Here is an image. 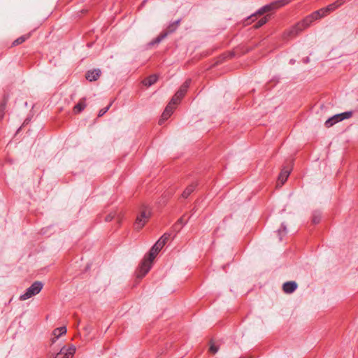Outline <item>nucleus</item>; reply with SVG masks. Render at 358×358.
<instances>
[{"label":"nucleus","mask_w":358,"mask_h":358,"mask_svg":"<svg viewBox=\"0 0 358 358\" xmlns=\"http://www.w3.org/2000/svg\"><path fill=\"white\" fill-rule=\"evenodd\" d=\"M287 233L286 226L284 223L281 224L280 228L277 231L278 236L279 237V241H282V237L285 236Z\"/></svg>","instance_id":"f3484780"},{"label":"nucleus","mask_w":358,"mask_h":358,"mask_svg":"<svg viewBox=\"0 0 358 358\" xmlns=\"http://www.w3.org/2000/svg\"><path fill=\"white\" fill-rule=\"evenodd\" d=\"M209 350L211 353L215 354L218 351V348L214 344H211Z\"/></svg>","instance_id":"a878e982"},{"label":"nucleus","mask_w":358,"mask_h":358,"mask_svg":"<svg viewBox=\"0 0 358 358\" xmlns=\"http://www.w3.org/2000/svg\"><path fill=\"white\" fill-rule=\"evenodd\" d=\"M294 62H295V61H294V59H291V60L289 61V63H290L291 64H294Z\"/></svg>","instance_id":"2f4dec72"},{"label":"nucleus","mask_w":358,"mask_h":358,"mask_svg":"<svg viewBox=\"0 0 358 358\" xmlns=\"http://www.w3.org/2000/svg\"><path fill=\"white\" fill-rule=\"evenodd\" d=\"M6 103V99H4L3 101L0 103V120H2L4 117Z\"/></svg>","instance_id":"412c9836"},{"label":"nucleus","mask_w":358,"mask_h":358,"mask_svg":"<svg viewBox=\"0 0 358 358\" xmlns=\"http://www.w3.org/2000/svg\"><path fill=\"white\" fill-rule=\"evenodd\" d=\"M162 248L161 241H157L151 248L148 256L145 257L139 267L138 278L144 277L150 271L152 261Z\"/></svg>","instance_id":"7ed1b4c3"},{"label":"nucleus","mask_w":358,"mask_h":358,"mask_svg":"<svg viewBox=\"0 0 358 358\" xmlns=\"http://www.w3.org/2000/svg\"><path fill=\"white\" fill-rule=\"evenodd\" d=\"M180 20H176L172 24H174L175 27L177 28V27L178 26L179 23H180Z\"/></svg>","instance_id":"c85d7f7f"},{"label":"nucleus","mask_w":358,"mask_h":358,"mask_svg":"<svg viewBox=\"0 0 358 358\" xmlns=\"http://www.w3.org/2000/svg\"><path fill=\"white\" fill-rule=\"evenodd\" d=\"M289 170H285L282 169L279 174L278 176V181L281 183V185H283L285 182L287 180L289 175Z\"/></svg>","instance_id":"2eb2a0df"},{"label":"nucleus","mask_w":358,"mask_h":358,"mask_svg":"<svg viewBox=\"0 0 358 358\" xmlns=\"http://www.w3.org/2000/svg\"><path fill=\"white\" fill-rule=\"evenodd\" d=\"M191 79H187L185 82L180 86V89L176 92L171 101L166 106L165 110H164L160 120H159V124H162L165 120H166L173 113L174 107L173 106L177 105L180 103L182 98L185 96V93L187 91L190 84Z\"/></svg>","instance_id":"f257e3e1"},{"label":"nucleus","mask_w":358,"mask_h":358,"mask_svg":"<svg viewBox=\"0 0 358 358\" xmlns=\"http://www.w3.org/2000/svg\"><path fill=\"white\" fill-rule=\"evenodd\" d=\"M343 3V1L342 0H338L335 1L334 3L329 4L327 7H325L327 12L329 13L330 12L334 10L339 6H341Z\"/></svg>","instance_id":"4468645a"},{"label":"nucleus","mask_w":358,"mask_h":358,"mask_svg":"<svg viewBox=\"0 0 358 358\" xmlns=\"http://www.w3.org/2000/svg\"><path fill=\"white\" fill-rule=\"evenodd\" d=\"M255 17V15H252V16H250V18H252V17Z\"/></svg>","instance_id":"473e14b6"},{"label":"nucleus","mask_w":358,"mask_h":358,"mask_svg":"<svg viewBox=\"0 0 358 358\" xmlns=\"http://www.w3.org/2000/svg\"><path fill=\"white\" fill-rule=\"evenodd\" d=\"M176 27H175V25L171 24L168 27L167 31L166 33H167L168 34L169 33L173 32L176 30Z\"/></svg>","instance_id":"bb28decb"},{"label":"nucleus","mask_w":358,"mask_h":358,"mask_svg":"<svg viewBox=\"0 0 358 358\" xmlns=\"http://www.w3.org/2000/svg\"><path fill=\"white\" fill-rule=\"evenodd\" d=\"M297 283L294 281H288L283 284L282 290L286 294L293 293L297 289Z\"/></svg>","instance_id":"6e6552de"},{"label":"nucleus","mask_w":358,"mask_h":358,"mask_svg":"<svg viewBox=\"0 0 358 358\" xmlns=\"http://www.w3.org/2000/svg\"><path fill=\"white\" fill-rule=\"evenodd\" d=\"M269 15H267L266 16H264L263 17H262L255 25H254V27L255 29H258L259 27H261L262 26H263L264 24H265L268 19H269Z\"/></svg>","instance_id":"a211bd4d"},{"label":"nucleus","mask_w":358,"mask_h":358,"mask_svg":"<svg viewBox=\"0 0 358 358\" xmlns=\"http://www.w3.org/2000/svg\"><path fill=\"white\" fill-rule=\"evenodd\" d=\"M112 104H113V101H111V102L110 103V104H109L108 106H106V107H105V108H103L101 109V110L99 111L98 116H99V117H101V116H103V115H104V114H105V113H106L109 110V108H110V107L112 106Z\"/></svg>","instance_id":"b1692460"},{"label":"nucleus","mask_w":358,"mask_h":358,"mask_svg":"<svg viewBox=\"0 0 358 358\" xmlns=\"http://www.w3.org/2000/svg\"><path fill=\"white\" fill-rule=\"evenodd\" d=\"M291 0H279L274 3H272L268 5H266L259 9L257 12L258 15H263L264 13L268 12L274 8H279L280 6H285L290 2Z\"/></svg>","instance_id":"0eeeda50"},{"label":"nucleus","mask_w":358,"mask_h":358,"mask_svg":"<svg viewBox=\"0 0 358 358\" xmlns=\"http://www.w3.org/2000/svg\"><path fill=\"white\" fill-rule=\"evenodd\" d=\"M29 37V35H24V36H22L19 38H17V39H15L13 43H12V45L13 46H16V45H18L22 43H24L27 39H28Z\"/></svg>","instance_id":"6ab92c4d"},{"label":"nucleus","mask_w":358,"mask_h":358,"mask_svg":"<svg viewBox=\"0 0 358 358\" xmlns=\"http://www.w3.org/2000/svg\"><path fill=\"white\" fill-rule=\"evenodd\" d=\"M86 106V104H85V99H81L73 108V110L75 113H80L83 110H84V108H85Z\"/></svg>","instance_id":"dca6fc26"},{"label":"nucleus","mask_w":358,"mask_h":358,"mask_svg":"<svg viewBox=\"0 0 358 358\" xmlns=\"http://www.w3.org/2000/svg\"><path fill=\"white\" fill-rule=\"evenodd\" d=\"M178 223H180L182 224H185V223H183V219L181 217L178 220Z\"/></svg>","instance_id":"7c9ffc66"},{"label":"nucleus","mask_w":358,"mask_h":358,"mask_svg":"<svg viewBox=\"0 0 358 358\" xmlns=\"http://www.w3.org/2000/svg\"><path fill=\"white\" fill-rule=\"evenodd\" d=\"M101 76V71L99 69H94L92 71H89L86 73V79L89 81H95L96 80Z\"/></svg>","instance_id":"1a4fd4ad"},{"label":"nucleus","mask_w":358,"mask_h":358,"mask_svg":"<svg viewBox=\"0 0 358 358\" xmlns=\"http://www.w3.org/2000/svg\"><path fill=\"white\" fill-rule=\"evenodd\" d=\"M352 115V111H347L342 113L336 114L329 117L326 120L324 125L326 127L329 128L334 125L336 123L339 122L343 120L348 119Z\"/></svg>","instance_id":"423d86ee"},{"label":"nucleus","mask_w":358,"mask_h":358,"mask_svg":"<svg viewBox=\"0 0 358 358\" xmlns=\"http://www.w3.org/2000/svg\"><path fill=\"white\" fill-rule=\"evenodd\" d=\"M196 186V183H192L182 193V197L184 199H187L195 189Z\"/></svg>","instance_id":"9d476101"},{"label":"nucleus","mask_w":358,"mask_h":358,"mask_svg":"<svg viewBox=\"0 0 358 358\" xmlns=\"http://www.w3.org/2000/svg\"><path fill=\"white\" fill-rule=\"evenodd\" d=\"M64 348L63 357L64 358H73V355L76 352V347L74 345H71L66 350H65L64 348Z\"/></svg>","instance_id":"ddd939ff"},{"label":"nucleus","mask_w":358,"mask_h":358,"mask_svg":"<svg viewBox=\"0 0 358 358\" xmlns=\"http://www.w3.org/2000/svg\"><path fill=\"white\" fill-rule=\"evenodd\" d=\"M66 327H61L56 328L53 331V335L55 336V338L52 339V343L55 341V338H59L62 335H64L66 333Z\"/></svg>","instance_id":"9b49d317"},{"label":"nucleus","mask_w":358,"mask_h":358,"mask_svg":"<svg viewBox=\"0 0 358 358\" xmlns=\"http://www.w3.org/2000/svg\"><path fill=\"white\" fill-rule=\"evenodd\" d=\"M63 352H64V348H62L60 350V352L55 355V358H64L62 356Z\"/></svg>","instance_id":"cd10ccee"},{"label":"nucleus","mask_w":358,"mask_h":358,"mask_svg":"<svg viewBox=\"0 0 358 358\" xmlns=\"http://www.w3.org/2000/svg\"><path fill=\"white\" fill-rule=\"evenodd\" d=\"M43 287V284L41 281H35L26 289L23 294L20 296L19 299L20 301L27 300L38 294L42 290Z\"/></svg>","instance_id":"20e7f679"},{"label":"nucleus","mask_w":358,"mask_h":358,"mask_svg":"<svg viewBox=\"0 0 358 358\" xmlns=\"http://www.w3.org/2000/svg\"><path fill=\"white\" fill-rule=\"evenodd\" d=\"M157 79L158 77L157 76V75L153 74L144 79L143 83L144 85L150 87L155 84L157 82Z\"/></svg>","instance_id":"f8f14e48"},{"label":"nucleus","mask_w":358,"mask_h":358,"mask_svg":"<svg viewBox=\"0 0 358 358\" xmlns=\"http://www.w3.org/2000/svg\"><path fill=\"white\" fill-rule=\"evenodd\" d=\"M328 14L326 8H323L317 11H315L311 15L307 16L301 22L297 23L295 26L292 27L287 33L288 37H294L301 32L304 29L309 27L310 24L318 19H320Z\"/></svg>","instance_id":"f03ea898"},{"label":"nucleus","mask_w":358,"mask_h":358,"mask_svg":"<svg viewBox=\"0 0 358 358\" xmlns=\"http://www.w3.org/2000/svg\"><path fill=\"white\" fill-rule=\"evenodd\" d=\"M169 237L170 234H164L157 241H161L162 245L164 247L166 241L169 240Z\"/></svg>","instance_id":"5701e85b"},{"label":"nucleus","mask_w":358,"mask_h":358,"mask_svg":"<svg viewBox=\"0 0 358 358\" xmlns=\"http://www.w3.org/2000/svg\"><path fill=\"white\" fill-rule=\"evenodd\" d=\"M167 36V33H161L157 38L150 42V45H153L159 43L164 38Z\"/></svg>","instance_id":"aec40b11"},{"label":"nucleus","mask_w":358,"mask_h":358,"mask_svg":"<svg viewBox=\"0 0 358 358\" xmlns=\"http://www.w3.org/2000/svg\"><path fill=\"white\" fill-rule=\"evenodd\" d=\"M303 62H304L305 64H307V63H308V62H309L310 59H309V57H307L304 58V59H303Z\"/></svg>","instance_id":"c756f323"},{"label":"nucleus","mask_w":358,"mask_h":358,"mask_svg":"<svg viewBox=\"0 0 358 358\" xmlns=\"http://www.w3.org/2000/svg\"><path fill=\"white\" fill-rule=\"evenodd\" d=\"M116 216V213L115 212H112L110 213H109L108 215H107L105 217V221L106 222H110L111 220H113Z\"/></svg>","instance_id":"393cba45"},{"label":"nucleus","mask_w":358,"mask_h":358,"mask_svg":"<svg viewBox=\"0 0 358 358\" xmlns=\"http://www.w3.org/2000/svg\"><path fill=\"white\" fill-rule=\"evenodd\" d=\"M151 212L148 208H143L136 217V221L134 222L135 229L137 230L141 229L148 221Z\"/></svg>","instance_id":"39448f33"},{"label":"nucleus","mask_w":358,"mask_h":358,"mask_svg":"<svg viewBox=\"0 0 358 358\" xmlns=\"http://www.w3.org/2000/svg\"><path fill=\"white\" fill-rule=\"evenodd\" d=\"M321 220V213L318 211H315L312 217V222L315 224H318Z\"/></svg>","instance_id":"4be33fe9"}]
</instances>
